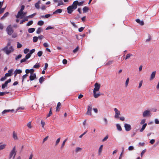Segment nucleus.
<instances>
[{
    "label": "nucleus",
    "instance_id": "f257e3e1",
    "mask_svg": "<svg viewBox=\"0 0 159 159\" xmlns=\"http://www.w3.org/2000/svg\"><path fill=\"white\" fill-rule=\"evenodd\" d=\"M100 87V84L98 83H96L94 84V88L93 89V92L94 97L95 98H98L100 95V92L98 93H96L97 92L99 91Z\"/></svg>",
    "mask_w": 159,
    "mask_h": 159
},
{
    "label": "nucleus",
    "instance_id": "f03ea898",
    "mask_svg": "<svg viewBox=\"0 0 159 159\" xmlns=\"http://www.w3.org/2000/svg\"><path fill=\"white\" fill-rule=\"evenodd\" d=\"M11 44V42H9L7 43L6 46L4 47L2 50L7 55L13 52L14 51V49L12 46H10L9 47V49L8 50V48L10 46Z\"/></svg>",
    "mask_w": 159,
    "mask_h": 159
},
{
    "label": "nucleus",
    "instance_id": "7ed1b4c3",
    "mask_svg": "<svg viewBox=\"0 0 159 159\" xmlns=\"http://www.w3.org/2000/svg\"><path fill=\"white\" fill-rule=\"evenodd\" d=\"M6 31L7 34L9 35H11L14 32V30L13 29L11 25H9L6 29Z\"/></svg>",
    "mask_w": 159,
    "mask_h": 159
},
{
    "label": "nucleus",
    "instance_id": "20e7f679",
    "mask_svg": "<svg viewBox=\"0 0 159 159\" xmlns=\"http://www.w3.org/2000/svg\"><path fill=\"white\" fill-rule=\"evenodd\" d=\"M16 147L14 146L12 150L11 151L10 154V158H11L13 155H14L13 158L14 159L16 154Z\"/></svg>",
    "mask_w": 159,
    "mask_h": 159
},
{
    "label": "nucleus",
    "instance_id": "39448f33",
    "mask_svg": "<svg viewBox=\"0 0 159 159\" xmlns=\"http://www.w3.org/2000/svg\"><path fill=\"white\" fill-rule=\"evenodd\" d=\"M114 110L115 113V118H119V116L120 115V111L116 108H115L114 109Z\"/></svg>",
    "mask_w": 159,
    "mask_h": 159
},
{
    "label": "nucleus",
    "instance_id": "423d86ee",
    "mask_svg": "<svg viewBox=\"0 0 159 159\" xmlns=\"http://www.w3.org/2000/svg\"><path fill=\"white\" fill-rule=\"evenodd\" d=\"M92 105L88 106L87 111L86 113V114L87 115L90 116L92 115L91 111L92 109Z\"/></svg>",
    "mask_w": 159,
    "mask_h": 159
},
{
    "label": "nucleus",
    "instance_id": "0eeeda50",
    "mask_svg": "<svg viewBox=\"0 0 159 159\" xmlns=\"http://www.w3.org/2000/svg\"><path fill=\"white\" fill-rule=\"evenodd\" d=\"M124 127L125 129V130L127 131H130L131 129V125L127 124H125L124 125Z\"/></svg>",
    "mask_w": 159,
    "mask_h": 159
},
{
    "label": "nucleus",
    "instance_id": "6e6552de",
    "mask_svg": "<svg viewBox=\"0 0 159 159\" xmlns=\"http://www.w3.org/2000/svg\"><path fill=\"white\" fill-rule=\"evenodd\" d=\"M150 114V111L149 110H147L144 111L143 113V116L145 117L147 116H149Z\"/></svg>",
    "mask_w": 159,
    "mask_h": 159
},
{
    "label": "nucleus",
    "instance_id": "1a4fd4ad",
    "mask_svg": "<svg viewBox=\"0 0 159 159\" xmlns=\"http://www.w3.org/2000/svg\"><path fill=\"white\" fill-rule=\"evenodd\" d=\"M67 9V12L69 14H71L73 11L75 10V9H74L71 6H70L68 7Z\"/></svg>",
    "mask_w": 159,
    "mask_h": 159
},
{
    "label": "nucleus",
    "instance_id": "9d476101",
    "mask_svg": "<svg viewBox=\"0 0 159 159\" xmlns=\"http://www.w3.org/2000/svg\"><path fill=\"white\" fill-rule=\"evenodd\" d=\"M25 73L26 74H28L29 73L30 74V75H33L34 72V70L33 69H31L30 70L28 69H26L25 70Z\"/></svg>",
    "mask_w": 159,
    "mask_h": 159
},
{
    "label": "nucleus",
    "instance_id": "9b49d317",
    "mask_svg": "<svg viewBox=\"0 0 159 159\" xmlns=\"http://www.w3.org/2000/svg\"><path fill=\"white\" fill-rule=\"evenodd\" d=\"M77 3L78 1H75L73 2L72 4L71 5V6L75 10L77 8L78 5Z\"/></svg>",
    "mask_w": 159,
    "mask_h": 159
},
{
    "label": "nucleus",
    "instance_id": "f8f14e48",
    "mask_svg": "<svg viewBox=\"0 0 159 159\" xmlns=\"http://www.w3.org/2000/svg\"><path fill=\"white\" fill-rule=\"evenodd\" d=\"M13 71V70L12 69H10L8 70V73L5 74V76L6 77L11 76L12 75V73Z\"/></svg>",
    "mask_w": 159,
    "mask_h": 159
},
{
    "label": "nucleus",
    "instance_id": "ddd939ff",
    "mask_svg": "<svg viewBox=\"0 0 159 159\" xmlns=\"http://www.w3.org/2000/svg\"><path fill=\"white\" fill-rule=\"evenodd\" d=\"M23 14V11H19L17 13V15L16 16V17L17 18H18L20 17H21L22 16V15Z\"/></svg>",
    "mask_w": 159,
    "mask_h": 159
},
{
    "label": "nucleus",
    "instance_id": "4468645a",
    "mask_svg": "<svg viewBox=\"0 0 159 159\" xmlns=\"http://www.w3.org/2000/svg\"><path fill=\"white\" fill-rule=\"evenodd\" d=\"M22 71L20 69H16L14 71V76H16L17 74H20L22 73Z\"/></svg>",
    "mask_w": 159,
    "mask_h": 159
},
{
    "label": "nucleus",
    "instance_id": "2eb2a0df",
    "mask_svg": "<svg viewBox=\"0 0 159 159\" xmlns=\"http://www.w3.org/2000/svg\"><path fill=\"white\" fill-rule=\"evenodd\" d=\"M156 71H154L152 72L151 74V75L150 78V80H152L154 78L156 75Z\"/></svg>",
    "mask_w": 159,
    "mask_h": 159
},
{
    "label": "nucleus",
    "instance_id": "dca6fc26",
    "mask_svg": "<svg viewBox=\"0 0 159 159\" xmlns=\"http://www.w3.org/2000/svg\"><path fill=\"white\" fill-rule=\"evenodd\" d=\"M36 78V75L35 73H33V74L32 75H30V80L31 81H32L34 80Z\"/></svg>",
    "mask_w": 159,
    "mask_h": 159
},
{
    "label": "nucleus",
    "instance_id": "f3484780",
    "mask_svg": "<svg viewBox=\"0 0 159 159\" xmlns=\"http://www.w3.org/2000/svg\"><path fill=\"white\" fill-rule=\"evenodd\" d=\"M62 10L61 9H57L53 13V14H55L57 13H61L62 12Z\"/></svg>",
    "mask_w": 159,
    "mask_h": 159
},
{
    "label": "nucleus",
    "instance_id": "a211bd4d",
    "mask_svg": "<svg viewBox=\"0 0 159 159\" xmlns=\"http://www.w3.org/2000/svg\"><path fill=\"white\" fill-rule=\"evenodd\" d=\"M103 146L102 145H101L98 149V154L99 155H100L102 153V150Z\"/></svg>",
    "mask_w": 159,
    "mask_h": 159
},
{
    "label": "nucleus",
    "instance_id": "6ab92c4d",
    "mask_svg": "<svg viewBox=\"0 0 159 159\" xmlns=\"http://www.w3.org/2000/svg\"><path fill=\"white\" fill-rule=\"evenodd\" d=\"M136 21L141 25H143L144 24L143 21H141L139 19H136Z\"/></svg>",
    "mask_w": 159,
    "mask_h": 159
},
{
    "label": "nucleus",
    "instance_id": "aec40b11",
    "mask_svg": "<svg viewBox=\"0 0 159 159\" xmlns=\"http://www.w3.org/2000/svg\"><path fill=\"white\" fill-rule=\"evenodd\" d=\"M147 125V123L144 124L143 125L141 129H140V132H143L144 130L145 129V128L146 127Z\"/></svg>",
    "mask_w": 159,
    "mask_h": 159
},
{
    "label": "nucleus",
    "instance_id": "412c9836",
    "mask_svg": "<svg viewBox=\"0 0 159 159\" xmlns=\"http://www.w3.org/2000/svg\"><path fill=\"white\" fill-rule=\"evenodd\" d=\"M61 104L60 102H58L57 103V108H56V111H59L60 110V107L61 106Z\"/></svg>",
    "mask_w": 159,
    "mask_h": 159
},
{
    "label": "nucleus",
    "instance_id": "4be33fe9",
    "mask_svg": "<svg viewBox=\"0 0 159 159\" xmlns=\"http://www.w3.org/2000/svg\"><path fill=\"white\" fill-rule=\"evenodd\" d=\"M9 14V13L8 12H6V13H5L4 14L3 16L1 18V20L3 19L4 18H5L6 17H7L8 15Z\"/></svg>",
    "mask_w": 159,
    "mask_h": 159
},
{
    "label": "nucleus",
    "instance_id": "5701e85b",
    "mask_svg": "<svg viewBox=\"0 0 159 159\" xmlns=\"http://www.w3.org/2000/svg\"><path fill=\"white\" fill-rule=\"evenodd\" d=\"M13 137L14 139L16 140L18 139L17 134L15 133V131L13 132Z\"/></svg>",
    "mask_w": 159,
    "mask_h": 159
},
{
    "label": "nucleus",
    "instance_id": "b1692460",
    "mask_svg": "<svg viewBox=\"0 0 159 159\" xmlns=\"http://www.w3.org/2000/svg\"><path fill=\"white\" fill-rule=\"evenodd\" d=\"M35 30L34 28H30L28 29V31L29 33H32Z\"/></svg>",
    "mask_w": 159,
    "mask_h": 159
},
{
    "label": "nucleus",
    "instance_id": "393cba45",
    "mask_svg": "<svg viewBox=\"0 0 159 159\" xmlns=\"http://www.w3.org/2000/svg\"><path fill=\"white\" fill-rule=\"evenodd\" d=\"M83 12L84 13H86L89 10V8L87 7H84L83 8Z\"/></svg>",
    "mask_w": 159,
    "mask_h": 159
},
{
    "label": "nucleus",
    "instance_id": "a878e982",
    "mask_svg": "<svg viewBox=\"0 0 159 159\" xmlns=\"http://www.w3.org/2000/svg\"><path fill=\"white\" fill-rule=\"evenodd\" d=\"M44 22L42 20L39 21L37 23L38 25L40 26H42L44 24Z\"/></svg>",
    "mask_w": 159,
    "mask_h": 159
},
{
    "label": "nucleus",
    "instance_id": "bb28decb",
    "mask_svg": "<svg viewBox=\"0 0 159 159\" xmlns=\"http://www.w3.org/2000/svg\"><path fill=\"white\" fill-rule=\"evenodd\" d=\"M8 83L6 81L5 83L3 84H2V89H4L6 87H7V85Z\"/></svg>",
    "mask_w": 159,
    "mask_h": 159
},
{
    "label": "nucleus",
    "instance_id": "cd10ccee",
    "mask_svg": "<svg viewBox=\"0 0 159 159\" xmlns=\"http://www.w3.org/2000/svg\"><path fill=\"white\" fill-rule=\"evenodd\" d=\"M64 5V3L62 0L58 1V3L57 6Z\"/></svg>",
    "mask_w": 159,
    "mask_h": 159
},
{
    "label": "nucleus",
    "instance_id": "c85d7f7f",
    "mask_svg": "<svg viewBox=\"0 0 159 159\" xmlns=\"http://www.w3.org/2000/svg\"><path fill=\"white\" fill-rule=\"evenodd\" d=\"M116 126L117 127V129L118 130H119L120 131H121L122 130V129L121 127L119 124H116Z\"/></svg>",
    "mask_w": 159,
    "mask_h": 159
},
{
    "label": "nucleus",
    "instance_id": "c756f323",
    "mask_svg": "<svg viewBox=\"0 0 159 159\" xmlns=\"http://www.w3.org/2000/svg\"><path fill=\"white\" fill-rule=\"evenodd\" d=\"M9 93V92H0V96H3L6 94H8Z\"/></svg>",
    "mask_w": 159,
    "mask_h": 159
},
{
    "label": "nucleus",
    "instance_id": "7c9ffc66",
    "mask_svg": "<svg viewBox=\"0 0 159 159\" xmlns=\"http://www.w3.org/2000/svg\"><path fill=\"white\" fill-rule=\"evenodd\" d=\"M40 4V2L39 1L37 3H36L35 4V7L38 9H39V4Z\"/></svg>",
    "mask_w": 159,
    "mask_h": 159
},
{
    "label": "nucleus",
    "instance_id": "2f4dec72",
    "mask_svg": "<svg viewBox=\"0 0 159 159\" xmlns=\"http://www.w3.org/2000/svg\"><path fill=\"white\" fill-rule=\"evenodd\" d=\"M113 62V61H110L107 62L105 64L106 66H108L112 64Z\"/></svg>",
    "mask_w": 159,
    "mask_h": 159
},
{
    "label": "nucleus",
    "instance_id": "473e14b6",
    "mask_svg": "<svg viewBox=\"0 0 159 159\" xmlns=\"http://www.w3.org/2000/svg\"><path fill=\"white\" fill-rule=\"evenodd\" d=\"M6 146V145L5 144L0 145V151L4 149Z\"/></svg>",
    "mask_w": 159,
    "mask_h": 159
},
{
    "label": "nucleus",
    "instance_id": "72a5a7b5",
    "mask_svg": "<svg viewBox=\"0 0 159 159\" xmlns=\"http://www.w3.org/2000/svg\"><path fill=\"white\" fill-rule=\"evenodd\" d=\"M52 108H51L50 110V111L48 114L47 115V117H49L52 114Z\"/></svg>",
    "mask_w": 159,
    "mask_h": 159
},
{
    "label": "nucleus",
    "instance_id": "f704fd0d",
    "mask_svg": "<svg viewBox=\"0 0 159 159\" xmlns=\"http://www.w3.org/2000/svg\"><path fill=\"white\" fill-rule=\"evenodd\" d=\"M42 31V29L41 28L39 27L38 29L36 31V33L38 34H40Z\"/></svg>",
    "mask_w": 159,
    "mask_h": 159
},
{
    "label": "nucleus",
    "instance_id": "c9c22d12",
    "mask_svg": "<svg viewBox=\"0 0 159 159\" xmlns=\"http://www.w3.org/2000/svg\"><path fill=\"white\" fill-rule=\"evenodd\" d=\"M40 65L39 63L38 64H36L33 66V68H39L40 67Z\"/></svg>",
    "mask_w": 159,
    "mask_h": 159
},
{
    "label": "nucleus",
    "instance_id": "e433bc0d",
    "mask_svg": "<svg viewBox=\"0 0 159 159\" xmlns=\"http://www.w3.org/2000/svg\"><path fill=\"white\" fill-rule=\"evenodd\" d=\"M38 39V37L36 36H34L33 38V41L34 42H36Z\"/></svg>",
    "mask_w": 159,
    "mask_h": 159
},
{
    "label": "nucleus",
    "instance_id": "4c0bfd02",
    "mask_svg": "<svg viewBox=\"0 0 159 159\" xmlns=\"http://www.w3.org/2000/svg\"><path fill=\"white\" fill-rule=\"evenodd\" d=\"M33 23V20H30L28 22L26 26H29L32 25Z\"/></svg>",
    "mask_w": 159,
    "mask_h": 159
},
{
    "label": "nucleus",
    "instance_id": "58836bf2",
    "mask_svg": "<svg viewBox=\"0 0 159 159\" xmlns=\"http://www.w3.org/2000/svg\"><path fill=\"white\" fill-rule=\"evenodd\" d=\"M27 126L30 129H31L32 127L31 126V121H30L27 124Z\"/></svg>",
    "mask_w": 159,
    "mask_h": 159
},
{
    "label": "nucleus",
    "instance_id": "ea45409f",
    "mask_svg": "<svg viewBox=\"0 0 159 159\" xmlns=\"http://www.w3.org/2000/svg\"><path fill=\"white\" fill-rule=\"evenodd\" d=\"M82 149L79 147H77L75 149V152L76 153L78 152H80L82 150Z\"/></svg>",
    "mask_w": 159,
    "mask_h": 159
},
{
    "label": "nucleus",
    "instance_id": "a19ab883",
    "mask_svg": "<svg viewBox=\"0 0 159 159\" xmlns=\"http://www.w3.org/2000/svg\"><path fill=\"white\" fill-rule=\"evenodd\" d=\"M40 83H42L44 81V78L43 76L41 77L39 79Z\"/></svg>",
    "mask_w": 159,
    "mask_h": 159
},
{
    "label": "nucleus",
    "instance_id": "79ce46f5",
    "mask_svg": "<svg viewBox=\"0 0 159 159\" xmlns=\"http://www.w3.org/2000/svg\"><path fill=\"white\" fill-rule=\"evenodd\" d=\"M67 139H65L63 142L62 143V144L61 146V148H63L64 147V146L65 145V143L67 141Z\"/></svg>",
    "mask_w": 159,
    "mask_h": 159
},
{
    "label": "nucleus",
    "instance_id": "37998d69",
    "mask_svg": "<svg viewBox=\"0 0 159 159\" xmlns=\"http://www.w3.org/2000/svg\"><path fill=\"white\" fill-rule=\"evenodd\" d=\"M6 7L5 8H1V7H0V14L3 13Z\"/></svg>",
    "mask_w": 159,
    "mask_h": 159
},
{
    "label": "nucleus",
    "instance_id": "c03bdc74",
    "mask_svg": "<svg viewBox=\"0 0 159 159\" xmlns=\"http://www.w3.org/2000/svg\"><path fill=\"white\" fill-rule=\"evenodd\" d=\"M31 54L30 53H27L25 57V59L27 60L29 58L31 57Z\"/></svg>",
    "mask_w": 159,
    "mask_h": 159
},
{
    "label": "nucleus",
    "instance_id": "a18cd8bd",
    "mask_svg": "<svg viewBox=\"0 0 159 159\" xmlns=\"http://www.w3.org/2000/svg\"><path fill=\"white\" fill-rule=\"evenodd\" d=\"M133 55L130 54H128L126 55V57L125 58V59L126 60L129 58L131 56H132Z\"/></svg>",
    "mask_w": 159,
    "mask_h": 159
},
{
    "label": "nucleus",
    "instance_id": "49530a36",
    "mask_svg": "<svg viewBox=\"0 0 159 159\" xmlns=\"http://www.w3.org/2000/svg\"><path fill=\"white\" fill-rule=\"evenodd\" d=\"M129 78H127V79L126 80V82H125V86L126 87H127L128 86V84H129Z\"/></svg>",
    "mask_w": 159,
    "mask_h": 159
},
{
    "label": "nucleus",
    "instance_id": "de8ad7c7",
    "mask_svg": "<svg viewBox=\"0 0 159 159\" xmlns=\"http://www.w3.org/2000/svg\"><path fill=\"white\" fill-rule=\"evenodd\" d=\"M50 16H51V15L50 14H47L46 15L44 16H41V17H42V18L45 17V18H48L49 17H50Z\"/></svg>",
    "mask_w": 159,
    "mask_h": 159
},
{
    "label": "nucleus",
    "instance_id": "09e8293b",
    "mask_svg": "<svg viewBox=\"0 0 159 159\" xmlns=\"http://www.w3.org/2000/svg\"><path fill=\"white\" fill-rule=\"evenodd\" d=\"M60 139H61V138L60 137V138H58L56 142V144H55L56 146L57 145H58V144L59 143L60 141Z\"/></svg>",
    "mask_w": 159,
    "mask_h": 159
},
{
    "label": "nucleus",
    "instance_id": "8fccbe9b",
    "mask_svg": "<svg viewBox=\"0 0 159 159\" xmlns=\"http://www.w3.org/2000/svg\"><path fill=\"white\" fill-rule=\"evenodd\" d=\"M43 54V52L42 51H39V52H38L37 53L38 56L40 57H41Z\"/></svg>",
    "mask_w": 159,
    "mask_h": 159
},
{
    "label": "nucleus",
    "instance_id": "3c124183",
    "mask_svg": "<svg viewBox=\"0 0 159 159\" xmlns=\"http://www.w3.org/2000/svg\"><path fill=\"white\" fill-rule=\"evenodd\" d=\"M22 47L21 44H20L19 42L17 43V48H20Z\"/></svg>",
    "mask_w": 159,
    "mask_h": 159
},
{
    "label": "nucleus",
    "instance_id": "603ef678",
    "mask_svg": "<svg viewBox=\"0 0 159 159\" xmlns=\"http://www.w3.org/2000/svg\"><path fill=\"white\" fill-rule=\"evenodd\" d=\"M29 51V49L28 48H25L24 50V52L25 54L27 53Z\"/></svg>",
    "mask_w": 159,
    "mask_h": 159
},
{
    "label": "nucleus",
    "instance_id": "864d4df0",
    "mask_svg": "<svg viewBox=\"0 0 159 159\" xmlns=\"http://www.w3.org/2000/svg\"><path fill=\"white\" fill-rule=\"evenodd\" d=\"M28 75L27 74H26L23 76L22 81V82H23L24 79H25V78H26V77L28 76Z\"/></svg>",
    "mask_w": 159,
    "mask_h": 159
},
{
    "label": "nucleus",
    "instance_id": "5fc2aeb1",
    "mask_svg": "<svg viewBox=\"0 0 159 159\" xmlns=\"http://www.w3.org/2000/svg\"><path fill=\"white\" fill-rule=\"evenodd\" d=\"M84 3V1H82V2H79L78 1L77 5L79 6H80L82 5Z\"/></svg>",
    "mask_w": 159,
    "mask_h": 159
},
{
    "label": "nucleus",
    "instance_id": "6e6d98bb",
    "mask_svg": "<svg viewBox=\"0 0 159 159\" xmlns=\"http://www.w3.org/2000/svg\"><path fill=\"white\" fill-rule=\"evenodd\" d=\"M22 57V55L21 54H19L15 58V59L16 60H17V59L20 58Z\"/></svg>",
    "mask_w": 159,
    "mask_h": 159
},
{
    "label": "nucleus",
    "instance_id": "4d7b16f0",
    "mask_svg": "<svg viewBox=\"0 0 159 159\" xmlns=\"http://www.w3.org/2000/svg\"><path fill=\"white\" fill-rule=\"evenodd\" d=\"M79 49V47H77L75 49L73 50V52L75 53L77 52Z\"/></svg>",
    "mask_w": 159,
    "mask_h": 159
},
{
    "label": "nucleus",
    "instance_id": "13d9d810",
    "mask_svg": "<svg viewBox=\"0 0 159 159\" xmlns=\"http://www.w3.org/2000/svg\"><path fill=\"white\" fill-rule=\"evenodd\" d=\"M134 149V148L132 146H130L128 148V150L129 151H131Z\"/></svg>",
    "mask_w": 159,
    "mask_h": 159
},
{
    "label": "nucleus",
    "instance_id": "bf43d9fd",
    "mask_svg": "<svg viewBox=\"0 0 159 159\" xmlns=\"http://www.w3.org/2000/svg\"><path fill=\"white\" fill-rule=\"evenodd\" d=\"M54 29V28L52 27L51 26H48L46 29V30H48L50 29Z\"/></svg>",
    "mask_w": 159,
    "mask_h": 159
},
{
    "label": "nucleus",
    "instance_id": "052dcab7",
    "mask_svg": "<svg viewBox=\"0 0 159 159\" xmlns=\"http://www.w3.org/2000/svg\"><path fill=\"white\" fill-rule=\"evenodd\" d=\"M48 136H46L45 138L43 139V143H44L48 139Z\"/></svg>",
    "mask_w": 159,
    "mask_h": 159
},
{
    "label": "nucleus",
    "instance_id": "680f3d73",
    "mask_svg": "<svg viewBox=\"0 0 159 159\" xmlns=\"http://www.w3.org/2000/svg\"><path fill=\"white\" fill-rule=\"evenodd\" d=\"M41 123L42 125V127L43 128H44V126L45 125V122L43 120H41Z\"/></svg>",
    "mask_w": 159,
    "mask_h": 159
},
{
    "label": "nucleus",
    "instance_id": "e2e57ef3",
    "mask_svg": "<svg viewBox=\"0 0 159 159\" xmlns=\"http://www.w3.org/2000/svg\"><path fill=\"white\" fill-rule=\"evenodd\" d=\"M108 135H107L106 136H105V138L103 139L102 140V141L103 142L105 141L108 139Z\"/></svg>",
    "mask_w": 159,
    "mask_h": 159
},
{
    "label": "nucleus",
    "instance_id": "0e129e2a",
    "mask_svg": "<svg viewBox=\"0 0 159 159\" xmlns=\"http://www.w3.org/2000/svg\"><path fill=\"white\" fill-rule=\"evenodd\" d=\"M67 60L66 59H64L62 61V62L64 64H66L67 63Z\"/></svg>",
    "mask_w": 159,
    "mask_h": 159
},
{
    "label": "nucleus",
    "instance_id": "69168bd1",
    "mask_svg": "<svg viewBox=\"0 0 159 159\" xmlns=\"http://www.w3.org/2000/svg\"><path fill=\"white\" fill-rule=\"evenodd\" d=\"M84 29V27H81V28L79 29L78 30L80 32L82 31Z\"/></svg>",
    "mask_w": 159,
    "mask_h": 159
},
{
    "label": "nucleus",
    "instance_id": "338daca9",
    "mask_svg": "<svg viewBox=\"0 0 159 159\" xmlns=\"http://www.w3.org/2000/svg\"><path fill=\"white\" fill-rule=\"evenodd\" d=\"M35 51V49H32L30 51L29 53L31 55L33 53H34Z\"/></svg>",
    "mask_w": 159,
    "mask_h": 159
},
{
    "label": "nucleus",
    "instance_id": "774afa93",
    "mask_svg": "<svg viewBox=\"0 0 159 159\" xmlns=\"http://www.w3.org/2000/svg\"><path fill=\"white\" fill-rule=\"evenodd\" d=\"M25 8V6L24 5H22L21 6V9L20 10V11H23L24 10Z\"/></svg>",
    "mask_w": 159,
    "mask_h": 159
}]
</instances>
